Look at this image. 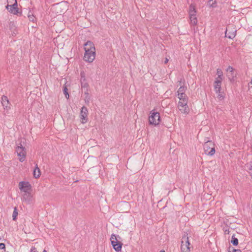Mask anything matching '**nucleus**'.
<instances>
[{
    "label": "nucleus",
    "mask_w": 252,
    "mask_h": 252,
    "mask_svg": "<svg viewBox=\"0 0 252 252\" xmlns=\"http://www.w3.org/2000/svg\"><path fill=\"white\" fill-rule=\"evenodd\" d=\"M180 99L178 107L182 113L188 114L189 112V108L188 105V97L185 94H178Z\"/></svg>",
    "instance_id": "nucleus-1"
},
{
    "label": "nucleus",
    "mask_w": 252,
    "mask_h": 252,
    "mask_svg": "<svg viewBox=\"0 0 252 252\" xmlns=\"http://www.w3.org/2000/svg\"><path fill=\"white\" fill-rule=\"evenodd\" d=\"M203 148L205 154L207 155L212 156L215 153V144L211 140H208L203 145Z\"/></svg>",
    "instance_id": "nucleus-2"
},
{
    "label": "nucleus",
    "mask_w": 252,
    "mask_h": 252,
    "mask_svg": "<svg viewBox=\"0 0 252 252\" xmlns=\"http://www.w3.org/2000/svg\"><path fill=\"white\" fill-rule=\"evenodd\" d=\"M160 122V114L158 112H156L155 110H152L150 113L149 117V122L150 125L157 126Z\"/></svg>",
    "instance_id": "nucleus-3"
},
{
    "label": "nucleus",
    "mask_w": 252,
    "mask_h": 252,
    "mask_svg": "<svg viewBox=\"0 0 252 252\" xmlns=\"http://www.w3.org/2000/svg\"><path fill=\"white\" fill-rule=\"evenodd\" d=\"M117 237L120 238V237L119 235L117 236L115 234H113L111 236L110 240L114 249L117 252H121L123 244L118 240Z\"/></svg>",
    "instance_id": "nucleus-4"
},
{
    "label": "nucleus",
    "mask_w": 252,
    "mask_h": 252,
    "mask_svg": "<svg viewBox=\"0 0 252 252\" xmlns=\"http://www.w3.org/2000/svg\"><path fill=\"white\" fill-rule=\"evenodd\" d=\"M190 243L187 235L184 234L182 238L181 250V252H190Z\"/></svg>",
    "instance_id": "nucleus-5"
},
{
    "label": "nucleus",
    "mask_w": 252,
    "mask_h": 252,
    "mask_svg": "<svg viewBox=\"0 0 252 252\" xmlns=\"http://www.w3.org/2000/svg\"><path fill=\"white\" fill-rule=\"evenodd\" d=\"M14 1L13 4H7L6 6V9L7 11L11 14L14 15H18L19 14L21 15L22 14L21 12H19V9L18 8L17 2L16 0H12Z\"/></svg>",
    "instance_id": "nucleus-6"
},
{
    "label": "nucleus",
    "mask_w": 252,
    "mask_h": 252,
    "mask_svg": "<svg viewBox=\"0 0 252 252\" xmlns=\"http://www.w3.org/2000/svg\"><path fill=\"white\" fill-rule=\"evenodd\" d=\"M20 146H18L16 148V152L17 153V155L21 158H19L20 162H23L25 160L26 158V152L25 148L24 147L21 143H20Z\"/></svg>",
    "instance_id": "nucleus-7"
},
{
    "label": "nucleus",
    "mask_w": 252,
    "mask_h": 252,
    "mask_svg": "<svg viewBox=\"0 0 252 252\" xmlns=\"http://www.w3.org/2000/svg\"><path fill=\"white\" fill-rule=\"evenodd\" d=\"M88 111L85 106H83L81 109L80 118L82 124H85L88 121Z\"/></svg>",
    "instance_id": "nucleus-8"
},
{
    "label": "nucleus",
    "mask_w": 252,
    "mask_h": 252,
    "mask_svg": "<svg viewBox=\"0 0 252 252\" xmlns=\"http://www.w3.org/2000/svg\"><path fill=\"white\" fill-rule=\"evenodd\" d=\"M226 71L227 76L228 79L231 82L234 81L236 77V73H235L234 69L231 66H229L226 69Z\"/></svg>",
    "instance_id": "nucleus-9"
},
{
    "label": "nucleus",
    "mask_w": 252,
    "mask_h": 252,
    "mask_svg": "<svg viewBox=\"0 0 252 252\" xmlns=\"http://www.w3.org/2000/svg\"><path fill=\"white\" fill-rule=\"evenodd\" d=\"M19 188L21 190L27 192L31 189L32 186L28 182H20L19 184Z\"/></svg>",
    "instance_id": "nucleus-10"
},
{
    "label": "nucleus",
    "mask_w": 252,
    "mask_h": 252,
    "mask_svg": "<svg viewBox=\"0 0 252 252\" xmlns=\"http://www.w3.org/2000/svg\"><path fill=\"white\" fill-rule=\"evenodd\" d=\"M84 50L85 53L95 52V49L94 43L91 41H88L84 44Z\"/></svg>",
    "instance_id": "nucleus-11"
},
{
    "label": "nucleus",
    "mask_w": 252,
    "mask_h": 252,
    "mask_svg": "<svg viewBox=\"0 0 252 252\" xmlns=\"http://www.w3.org/2000/svg\"><path fill=\"white\" fill-rule=\"evenodd\" d=\"M95 52L85 53L84 60L88 63H92L95 59Z\"/></svg>",
    "instance_id": "nucleus-12"
},
{
    "label": "nucleus",
    "mask_w": 252,
    "mask_h": 252,
    "mask_svg": "<svg viewBox=\"0 0 252 252\" xmlns=\"http://www.w3.org/2000/svg\"><path fill=\"white\" fill-rule=\"evenodd\" d=\"M225 36L229 39H233L236 34V30L234 29L230 30V27H228L225 32Z\"/></svg>",
    "instance_id": "nucleus-13"
},
{
    "label": "nucleus",
    "mask_w": 252,
    "mask_h": 252,
    "mask_svg": "<svg viewBox=\"0 0 252 252\" xmlns=\"http://www.w3.org/2000/svg\"><path fill=\"white\" fill-rule=\"evenodd\" d=\"M1 104L5 110H9L10 108V104L8 98L5 95H2L1 97Z\"/></svg>",
    "instance_id": "nucleus-14"
},
{
    "label": "nucleus",
    "mask_w": 252,
    "mask_h": 252,
    "mask_svg": "<svg viewBox=\"0 0 252 252\" xmlns=\"http://www.w3.org/2000/svg\"><path fill=\"white\" fill-rule=\"evenodd\" d=\"M221 83L219 79L215 80L214 82V89L216 93H220Z\"/></svg>",
    "instance_id": "nucleus-15"
},
{
    "label": "nucleus",
    "mask_w": 252,
    "mask_h": 252,
    "mask_svg": "<svg viewBox=\"0 0 252 252\" xmlns=\"http://www.w3.org/2000/svg\"><path fill=\"white\" fill-rule=\"evenodd\" d=\"M33 175L35 178H38L40 176V170L37 166V164H36L35 168L33 170Z\"/></svg>",
    "instance_id": "nucleus-16"
},
{
    "label": "nucleus",
    "mask_w": 252,
    "mask_h": 252,
    "mask_svg": "<svg viewBox=\"0 0 252 252\" xmlns=\"http://www.w3.org/2000/svg\"><path fill=\"white\" fill-rule=\"evenodd\" d=\"M84 94L86 95L84 98V101L85 102V103L88 105L90 103V101L91 99L90 96L89 95V90H85L84 91Z\"/></svg>",
    "instance_id": "nucleus-17"
},
{
    "label": "nucleus",
    "mask_w": 252,
    "mask_h": 252,
    "mask_svg": "<svg viewBox=\"0 0 252 252\" xmlns=\"http://www.w3.org/2000/svg\"><path fill=\"white\" fill-rule=\"evenodd\" d=\"M196 11L195 10V6L192 4H191L189 5V15H196Z\"/></svg>",
    "instance_id": "nucleus-18"
},
{
    "label": "nucleus",
    "mask_w": 252,
    "mask_h": 252,
    "mask_svg": "<svg viewBox=\"0 0 252 252\" xmlns=\"http://www.w3.org/2000/svg\"><path fill=\"white\" fill-rule=\"evenodd\" d=\"M189 19L190 20V24L192 25H196L197 23V20L196 17V15H190L189 16Z\"/></svg>",
    "instance_id": "nucleus-19"
},
{
    "label": "nucleus",
    "mask_w": 252,
    "mask_h": 252,
    "mask_svg": "<svg viewBox=\"0 0 252 252\" xmlns=\"http://www.w3.org/2000/svg\"><path fill=\"white\" fill-rule=\"evenodd\" d=\"M187 87L185 85H181L177 91L178 94H185Z\"/></svg>",
    "instance_id": "nucleus-20"
},
{
    "label": "nucleus",
    "mask_w": 252,
    "mask_h": 252,
    "mask_svg": "<svg viewBox=\"0 0 252 252\" xmlns=\"http://www.w3.org/2000/svg\"><path fill=\"white\" fill-rule=\"evenodd\" d=\"M231 243L233 246H237L238 245V239L235 237L234 234H233L232 236Z\"/></svg>",
    "instance_id": "nucleus-21"
},
{
    "label": "nucleus",
    "mask_w": 252,
    "mask_h": 252,
    "mask_svg": "<svg viewBox=\"0 0 252 252\" xmlns=\"http://www.w3.org/2000/svg\"><path fill=\"white\" fill-rule=\"evenodd\" d=\"M208 5L210 7H216L217 6V3L216 0H209L208 1Z\"/></svg>",
    "instance_id": "nucleus-22"
},
{
    "label": "nucleus",
    "mask_w": 252,
    "mask_h": 252,
    "mask_svg": "<svg viewBox=\"0 0 252 252\" xmlns=\"http://www.w3.org/2000/svg\"><path fill=\"white\" fill-rule=\"evenodd\" d=\"M18 211L16 207H14V211L12 214V219L13 220H17V217L18 216Z\"/></svg>",
    "instance_id": "nucleus-23"
},
{
    "label": "nucleus",
    "mask_w": 252,
    "mask_h": 252,
    "mask_svg": "<svg viewBox=\"0 0 252 252\" xmlns=\"http://www.w3.org/2000/svg\"><path fill=\"white\" fill-rule=\"evenodd\" d=\"M81 85L82 89H84V91L85 90H89V89H88L89 88V84L87 82V81L81 82Z\"/></svg>",
    "instance_id": "nucleus-24"
},
{
    "label": "nucleus",
    "mask_w": 252,
    "mask_h": 252,
    "mask_svg": "<svg viewBox=\"0 0 252 252\" xmlns=\"http://www.w3.org/2000/svg\"><path fill=\"white\" fill-rule=\"evenodd\" d=\"M63 94L65 95V97L68 99L69 98V95L67 92L68 89L67 88V87L66 86H63Z\"/></svg>",
    "instance_id": "nucleus-25"
},
{
    "label": "nucleus",
    "mask_w": 252,
    "mask_h": 252,
    "mask_svg": "<svg viewBox=\"0 0 252 252\" xmlns=\"http://www.w3.org/2000/svg\"><path fill=\"white\" fill-rule=\"evenodd\" d=\"M228 252H241V251L239 249H235L231 246H229L228 248Z\"/></svg>",
    "instance_id": "nucleus-26"
},
{
    "label": "nucleus",
    "mask_w": 252,
    "mask_h": 252,
    "mask_svg": "<svg viewBox=\"0 0 252 252\" xmlns=\"http://www.w3.org/2000/svg\"><path fill=\"white\" fill-rule=\"evenodd\" d=\"M86 78H85V73L84 72H81V73L80 82L81 83V82H86Z\"/></svg>",
    "instance_id": "nucleus-27"
},
{
    "label": "nucleus",
    "mask_w": 252,
    "mask_h": 252,
    "mask_svg": "<svg viewBox=\"0 0 252 252\" xmlns=\"http://www.w3.org/2000/svg\"><path fill=\"white\" fill-rule=\"evenodd\" d=\"M218 98L220 100H223L224 98V96L222 94V93L220 92V93H218Z\"/></svg>",
    "instance_id": "nucleus-28"
},
{
    "label": "nucleus",
    "mask_w": 252,
    "mask_h": 252,
    "mask_svg": "<svg viewBox=\"0 0 252 252\" xmlns=\"http://www.w3.org/2000/svg\"><path fill=\"white\" fill-rule=\"evenodd\" d=\"M217 74L218 75V76H219L220 77V76H223V73H222V70L220 69V68H218L217 69Z\"/></svg>",
    "instance_id": "nucleus-29"
},
{
    "label": "nucleus",
    "mask_w": 252,
    "mask_h": 252,
    "mask_svg": "<svg viewBox=\"0 0 252 252\" xmlns=\"http://www.w3.org/2000/svg\"><path fill=\"white\" fill-rule=\"evenodd\" d=\"M28 18H29V19L30 21L31 22H33L34 21V17L33 16V15H28Z\"/></svg>",
    "instance_id": "nucleus-30"
},
{
    "label": "nucleus",
    "mask_w": 252,
    "mask_h": 252,
    "mask_svg": "<svg viewBox=\"0 0 252 252\" xmlns=\"http://www.w3.org/2000/svg\"><path fill=\"white\" fill-rule=\"evenodd\" d=\"M179 85H180V86L181 87V86L182 85H185V80L184 79H181L179 81Z\"/></svg>",
    "instance_id": "nucleus-31"
},
{
    "label": "nucleus",
    "mask_w": 252,
    "mask_h": 252,
    "mask_svg": "<svg viewBox=\"0 0 252 252\" xmlns=\"http://www.w3.org/2000/svg\"><path fill=\"white\" fill-rule=\"evenodd\" d=\"M223 231L225 234H228L230 233L229 228H223Z\"/></svg>",
    "instance_id": "nucleus-32"
},
{
    "label": "nucleus",
    "mask_w": 252,
    "mask_h": 252,
    "mask_svg": "<svg viewBox=\"0 0 252 252\" xmlns=\"http://www.w3.org/2000/svg\"><path fill=\"white\" fill-rule=\"evenodd\" d=\"M5 249V245L4 243H0V249L3 250Z\"/></svg>",
    "instance_id": "nucleus-33"
},
{
    "label": "nucleus",
    "mask_w": 252,
    "mask_h": 252,
    "mask_svg": "<svg viewBox=\"0 0 252 252\" xmlns=\"http://www.w3.org/2000/svg\"><path fill=\"white\" fill-rule=\"evenodd\" d=\"M222 76H220V77L219 76H218V77H217L216 78V79H219V81H220V82L221 83L222 81Z\"/></svg>",
    "instance_id": "nucleus-34"
},
{
    "label": "nucleus",
    "mask_w": 252,
    "mask_h": 252,
    "mask_svg": "<svg viewBox=\"0 0 252 252\" xmlns=\"http://www.w3.org/2000/svg\"><path fill=\"white\" fill-rule=\"evenodd\" d=\"M31 252H38L37 251V250H36V248H35L34 247H33V248H32L31 249Z\"/></svg>",
    "instance_id": "nucleus-35"
},
{
    "label": "nucleus",
    "mask_w": 252,
    "mask_h": 252,
    "mask_svg": "<svg viewBox=\"0 0 252 252\" xmlns=\"http://www.w3.org/2000/svg\"><path fill=\"white\" fill-rule=\"evenodd\" d=\"M7 4H13V2L14 3V1H12V0H7Z\"/></svg>",
    "instance_id": "nucleus-36"
},
{
    "label": "nucleus",
    "mask_w": 252,
    "mask_h": 252,
    "mask_svg": "<svg viewBox=\"0 0 252 252\" xmlns=\"http://www.w3.org/2000/svg\"><path fill=\"white\" fill-rule=\"evenodd\" d=\"M248 169L250 171H252V164L250 165V167H249Z\"/></svg>",
    "instance_id": "nucleus-37"
},
{
    "label": "nucleus",
    "mask_w": 252,
    "mask_h": 252,
    "mask_svg": "<svg viewBox=\"0 0 252 252\" xmlns=\"http://www.w3.org/2000/svg\"><path fill=\"white\" fill-rule=\"evenodd\" d=\"M168 59L166 58L165 60V61H164V63L166 64L168 63Z\"/></svg>",
    "instance_id": "nucleus-38"
},
{
    "label": "nucleus",
    "mask_w": 252,
    "mask_h": 252,
    "mask_svg": "<svg viewBox=\"0 0 252 252\" xmlns=\"http://www.w3.org/2000/svg\"><path fill=\"white\" fill-rule=\"evenodd\" d=\"M160 252H165V251H164V250H162L160 251Z\"/></svg>",
    "instance_id": "nucleus-39"
},
{
    "label": "nucleus",
    "mask_w": 252,
    "mask_h": 252,
    "mask_svg": "<svg viewBox=\"0 0 252 252\" xmlns=\"http://www.w3.org/2000/svg\"><path fill=\"white\" fill-rule=\"evenodd\" d=\"M251 178H252V173H251Z\"/></svg>",
    "instance_id": "nucleus-40"
},
{
    "label": "nucleus",
    "mask_w": 252,
    "mask_h": 252,
    "mask_svg": "<svg viewBox=\"0 0 252 252\" xmlns=\"http://www.w3.org/2000/svg\"><path fill=\"white\" fill-rule=\"evenodd\" d=\"M43 252H47L45 250H44Z\"/></svg>",
    "instance_id": "nucleus-41"
}]
</instances>
